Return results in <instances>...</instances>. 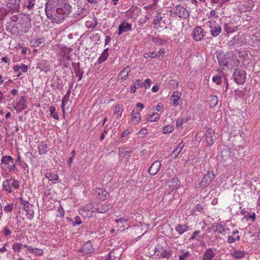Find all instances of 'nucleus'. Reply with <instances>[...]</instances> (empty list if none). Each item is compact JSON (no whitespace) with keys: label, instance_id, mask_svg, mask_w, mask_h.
I'll list each match as a JSON object with an SVG mask.
<instances>
[{"label":"nucleus","instance_id":"39448f33","mask_svg":"<svg viewBox=\"0 0 260 260\" xmlns=\"http://www.w3.org/2000/svg\"><path fill=\"white\" fill-rule=\"evenodd\" d=\"M233 75L235 82L238 84H241L245 82L246 73L244 70L236 69Z\"/></svg>","mask_w":260,"mask_h":260},{"label":"nucleus","instance_id":"13d9d810","mask_svg":"<svg viewBox=\"0 0 260 260\" xmlns=\"http://www.w3.org/2000/svg\"><path fill=\"white\" fill-rule=\"evenodd\" d=\"M19 103L20 105L23 106V108L24 107V104L25 103V100H24L23 96H21V99L20 100Z\"/></svg>","mask_w":260,"mask_h":260},{"label":"nucleus","instance_id":"7c9ffc66","mask_svg":"<svg viewBox=\"0 0 260 260\" xmlns=\"http://www.w3.org/2000/svg\"><path fill=\"white\" fill-rule=\"evenodd\" d=\"M174 129V127L172 125H167L163 128V133L164 134H168L172 132Z\"/></svg>","mask_w":260,"mask_h":260},{"label":"nucleus","instance_id":"5fc2aeb1","mask_svg":"<svg viewBox=\"0 0 260 260\" xmlns=\"http://www.w3.org/2000/svg\"><path fill=\"white\" fill-rule=\"evenodd\" d=\"M199 233H200V231H196L195 232H194V233H193L192 234V236H191V237L190 238V240H193L195 238V237L198 235V234H199Z\"/></svg>","mask_w":260,"mask_h":260},{"label":"nucleus","instance_id":"1a4fd4ad","mask_svg":"<svg viewBox=\"0 0 260 260\" xmlns=\"http://www.w3.org/2000/svg\"><path fill=\"white\" fill-rule=\"evenodd\" d=\"M132 30V24L123 21L118 27V35L120 36L123 32H127Z\"/></svg>","mask_w":260,"mask_h":260},{"label":"nucleus","instance_id":"a18cd8bd","mask_svg":"<svg viewBox=\"0 0 260 260\" xmlns=\"http://www.w3.org/2000/svg\"><path fill=\"white\" fill-rule=\"evenodd\" d=\"M154 115H149L148 117L147 118L148 121H150L151 122L155 121L157 119L159 118L158 116H157L155 118H153V116Z\"/></svg>","mask_w":260,"mask_h":260},{"label":"nucleus","instance_id":"2f4dec72","mask_svg":"<svg viewBox=\"0 0 260 260\" xmlns=\"http://www.w3.org/2000/svg\"><path fill=\"white\" fill-rule=\"evenodd\" d=\"M160 255L161 257L169 258L170 256L171 253L169 251L162 249Z\"/></svg>","mask_w":260,"mask_h":260},{"label":"nucleus","instance_id":"6e6d98bb","mask_svg":"<svg viewBox=\"0 0 260 260\" xmlns=\"http://www.w3.org/2000/svg\"><path fill=\"white\" fill-rule=\"evenodd\" d=\"M10 1V4H12L13 5H19V3H20V0H9Z\"/></svg>","mask_w":260,"mask_h":260},{"label":"nucleus","instance_id":"79ce46f5","mask_svg":"<svg viewBox=\"0 0 260 260\" xmlns=\"http://www.w3.org/2000/svg\"><path fill=\"white\" fill-rule=\"evenodd\" d=\"M179 83L175 80H171L169 81V85L172 87V88H175L178 86Z\"/></svg>","mask_w":260,"mask_h":260},{"label":"nucleus","instance_id":"f3484780","mask_svg":"<svg viewBox=\"0 0 260 260\" xmlns=\"http://www.w3.org/2000/svg\"><path fill=\"white\" fill-rule=\"evenodd\" d=\"M50 2L55 6H64V8L67 9L70 7V5L66 3L65 0H50Z\"/></svg>","mask_w":260,"mask_h":260},{"label":"nucleus","instance_id":"a878e982","mask_svg":"<svg viewBox=\"0 0 260 260\" xmlns=\"http://www.w3.org/2000/svg\"><path fill=\"white\" fill-rule=\"evenodd\" d=\"M179 182L177 178H173L169 182V186L172 187V190L176 189L179 186Z\"/></svg>","mask_w":260,"mask_h":260},{"label":"nucleus","instance_id":"393cba45","mask_svg":"<svg viewBox=\"0 0 260 260\" xmlns=\"http://www.w3.org/2000/svg\"><path fill=\"white\" fill-rule=\"evenodd\" d=\"M45 176L47 179L51 181H57L59 179L58 176L56 174L51 172L46 173Z\"/></svg>","mask_w":260,"mask_h":260},{"label":"nucleus","instance_id":"2eb2a0df","mask_svg":"<svg viewBox=\"0 0 260 260\" xmlns=\"http://www.w3.org/2000/svg\"><path fill=\"white\" fill-rule=\"evenodd\" d=\"M49 6H50V5L48 3H46L45 4V13L46 14V16L48 18L52 20L53 22H55L56 20V16L55 14L53 11H52L51 10L49 9Z\"/></svg>","mask_w":260,"mask_h":260},{"label":"nucleus","instance_id":"20e7f679","mask_svg":"<svg viewBox=\"0 0 260 260\" xmlns=\"http://www.w3.org/2000/svg\"><path fill=\"white\" fill-rule=\"evenodd\" d=\"M55 7H54V12L55 14L56 20L55 22L60 23L65 18V13L66 12L67 9L64 8V6H62L61 7H57L56 9H55ZM70 7L69 8V9ZM68 8L67 9V10Z\"/></svg>","mask_w":260,"mask_h":260},{"label":"nucleus","instance_id":"4be33fe9","mask_svg":"<svg viewBox=\"0 0 260 260\" xmlns=\"http://www.w3.org/2000/svg\"><path fill=\"white\" fill-rule=\"evenodd\" d=\"M214 256V252L211 248H209L205 252L203 259L205 260H211Z\"/></svg>","mask_w":260,"mask_h":260},{"label":"nucleus","instance_id":"8fccbe9b","mask_svg":"<svg viewBox=\"0 0 260 260\" xmlns=\"http://www.w3.org/2000/svg\"><path fill=\"white\" fill-rule=\"evenodd\" d=\"M11 234V230L10 229H9V228H8L7 227H5L4 229V234L6 236H8L10 235Z\"/></svg>","mask_w":260,"mask_h":260},{"label":"nucleus","instance_id":"72a5a7b5","mask_svg":"<svg viewBox=\"0 0 260 260\" xmlns=\"http://www.w3.org/2000/svg\"><path fill=\"white\" fill-rule=\"evenodd\" d=\"M151 80L149 78H147L145 80L144 82L142 83L143 87H144L145 88H149L151 85Z\"/></svg>","mask_w":260,"mask_h":260},{"label":"nucleus","instance_id":"dca6fc26","mask_svg":"<svg viewBox=\"0 0 260 260\" xmlns=\"http://www.w3.org/2000/svg\"><path fill=\"white\" fill-rule=\"evenodd\" d=\"M206 143L209 146H211L215 139L214 134L211 130H209L206 134Z\"/></svg>","mask_w":260,"mask_h":260},{"label":"nucleus","instance_id":"bb28decb","mask_svg":"<svg viewBox=\"0 0 260 260\" xmlns=\"http://www.w3.org/2000/svg\"><path fill=\"white\" fill-rule=\"evenodd\" d=\"M130 71L129 67H126L120 72V75L122 76L121 80H125L126 79Z\"/></svg>","mask_w":260,"mask_h":260},{"label":"nucleus","instance_id":"f03ea898","mask_svg":"<svg viewBox=\"0 0 260 260\" xmlns=\"http://www.w3.org/2000/svg\"><path fill=\"white\" fill-rule=\"evenodd\" d=\"M3 186L7 191L11 193L12 192L11 187L17 189L19 187V183L18 181L11 178L4 181Z\"/></svg>","mask_w":260,"mask_h":260},{"label":"nucleus","instance_id":"680f3d73","mask_svg":"<svg viewBox=\"0 0 260 260\" xmlns=\"http://www.w3.org/2000/svg\"><path fill=\"white\" fill-rule=\"evenodd\" d=\"M147 133V130L145 128H142L139 132L140 134L145 135Z\"/></svg>","mask_w":260,"mask_h":260},{"label":"nucleus","instance_id":"c756f323","mask_svg":"<svg viewBox=\"0 0 260 260\" xmlns=\"http://www.w3.org/2000/svg\"><path fill=\"white\" fill-rule=\"evenodd\" d=\"M209 101H210V103H211L210 106L214 107L217 104V101H218L217 97L215 95L210 96Z\"/></svg>","mask_w":260,"mask_h":260},{"label":"nucleus","instance_id":"423d86ee","mask_svg":"<svg viewBox=\"0 0 260 260\" xmlns=\"http://www.w3.org/2000/svg\"><path fill=\"white\" fill-rule=\"evenodd\" d=\"M175 14L181 18H186L189 16L187 9L181 6H177L174 10Z\"/></svg>","mask_w":260,"mask_h":260},{"label":"nucleus","instance_id":"6e6552de","mask_svg":"<svg viewBox=\"0 0 260 260\" xmlns=\"http://www.w3.org/2000/svg\"><path fill=\"white\" fill-rule=\"evenodd\" d=\"M214 175L213 173L208 172L202 179L200 182L202 186H206L210 184L214 180Z\"/></svg>","mask_w":260,"mask_h":260},{"label":"nucleus","instance_id":"4468645a","mask_svg":"<svg viewBox=\"0 0 260 260\" xmlns=\"http://www.w3.org/2000/svg\"><path fill=\"white\" fill-rule=\"evenodd\" d=\"M81 250L84 254L92 253L93 251V248H92L91 242L88 241L84 244Z\"/></svg>","mask_w":260,"mask_h":260},{"label":"nucleus","instance_id":"58836bf2","mask_svg":"<svg viewBox=\"0 0 260 260\" xmlns=\"http://www.w3.org/2000/svg\"><path fill=\"white\" fill-rule=\"evenodd\" d=\"M213 82H216L217 84L220 85L221 83V76H214L212 78Z\"/></svg>","mask_w":260,"mask_h":260},{"label":"nucleus","instance_id":"de8ad7c7","mask_svg":"<svg viewBox=\"0 0 260 260\" xmlns=\"http://www.w3.org/2000/svg\"><path fill=\"white\" fill-rule=\"evenodd\" d=\"M126 221H127V219L124 217L119 218L116 219L115 220L116 222H117V223L120 222L121 223H126Z\"/></svg>","mask_w":260,"mask_h":260},{"label":"nucleus","instance_id":"9b49d317","mask_svg":"<svg viewBox=\"0 0 260 260\" xmlns=\"http://www.w3.org/2000/svg\"><path fill=\"white\" fill-rule=\"evenodd\" d=\"M109 208L107 205H99L95 204L92 205V210L91 209L92 212H96L98 213H104L109 210Z\"/></svg>","mask_w":260,"mask_h":260},{"label":"nucleus","instance_id":"ea45409f","mask_svg":"<svg viewBox=\"0 0 260 260\" xmlns=\"http://www.w3.org/2000/svg\"><path fill=\"white\" fill-rule=\"evenodd\" d=\"M132 120L135 122L137 123L141 119V116L140 115H132Z\"/></svg>","mask_w":260,"mask_h":260},{"label":"nucleus","instance_id":"a211bd4d","mask_svg":"<svg viewBox=\"0 0 260 260\" xmlns=\"http://www.w3.org/2000/svg\"><path fill=\"white\" fill-rule=\"evenodd\" d=\"M24 247L27 249V250L30 253H34L36 255H41L43 254V251L41 249L33 248L31 246H29L27 245H24Z\"/></svg>","mask_w":260,"mask_h":260},{"label":"nucleus","instance_id":"3c124183","mask_svg":"<svg viewBox=\"0 0 260 260\" xmlns=\"http://www.w3.org/2000/svg\"><path fill=\"white\" fill-rule=\"evenodd\" d=\"M20 69H21L23 72H26L28 70V67L24 64H21L20 66Z\"/></svg>","mask_w":260,"mask_h":260},{"label":"nucleus","instance_id":"c03bdc74","mask_svg":"<svg viewBox=\"0 0 260 260\" xmlns=\"http://www.w3.org/2000/svg\"><path fill=\"white\" fill-rule=\"evenodd\" d=\"M35 0H28V5L26 6V8L28 10H31L35 5Z\"/></svg>","mask_w":260,"mask_h":260},{"label":"nucleus","instance_id":"b1692460","mask_svg":"<svg viewBox=\"0 0 260 260\" xmlns=\"http://www.w3.org/2000/svg\"><path fill=\"white\" fill-rule=\"evenodd\" d=\"M189 227L185 224H178L176 228V231L179 235H181L184 232L188 230Z\"/></svg>","mask_w":260,"mask_h":260},{"label":"nucleus","instance_id":"49530a36","mask_svg":"<svg viewBox=\"0 0 260 260\" xmlns=\"http://www.w3.org/2000/svg\"><path fill=\"white\" fill-rule=\"evenodd\" d=\"M189 255V252H184L183 255L179 256V260H185V258Z\"/></svg>","mask_w":260,"mask_h":260},{"label":"nucleus","instance_id":"0e129e2a","mask_svg":"<svg viewBox=\"0 0 260 260\" xmlns=\"http://www.w3.org/2000/svg\"><path fill=\"white\" fill-rule=\"evenodd\" d=\"M129 130L128 129H126L125 131H124L122 134H121V137H125V136L128 135L129 134Z\"/></svg>","mask_w":260,"mask_h":260},{"label":"nucleus","instance_id":"7ed1b4c3","mask_svg":"<svg viewBox=\"0 0 260 260\" xmlns=\"http://www.w3.org/2000/svg\"><path fill=\"white\" fill-rule=\"evenodd\" d=\"M2 164L6 165L9 171L17 170L14 159L10 155L3 156L1 159Z\"/></svg>","mask_w":260,"mask_h":260},{"label":"nucleus","instance_id":"473e14b6","mask_svg":"<svg viewBox=\"0 0 260 260\" xmlns=\"http://www.w3.org/2000/svg\"><path fill=\"white\" fill-rule=\"evenodd\" d=\"M180 152V149L176 147L171 153V156L176 158L178 156Z\"/></svg>","mask_w":260,"mask_h":260},{"label":"nucleus","instance_id":"cd10ccee","mask_svg":"<svg viewBox=\"0 0 260 260\" xmlns=\"http://www.w3.org/2000/svg\"><path fill=\"white\" fill-rule=\"evenodd\" d=\"M24 210L26 211L28 218L30 219H32L34 215V212L32 207H28V208H26Z\"/></svg>","mask_w":260,"mask_h":260},{"label":"nucleus","instance_id":"4d7b16f0","mask_svg":"<svg viewBox=\"0 0 260 260\" xmlns=\"http://www.w3.org/2000/svg\"><path fill=\"white\" fill-rule=\"evenodd\" d=\"M162 105L161 103H159L156 107V110L158 112H161L162 109Z\"/></svg>","mask_w":260,"mask_h":260},{"label":"nucleus","instance_id":"338daca9","mask_svg":"<svg viewBox=\"0 0 260 260\" xmlns=\"http://www.w3.org/2000/svg\"><path fill=\"white\" fill-rule=\"evenodd\" d=\"M2 60L5 62H9L10 59L7 56H4L2 57Z\"/></svg>","mask_w":260,"mask_h":260},{"label":"nucleus","instance_id":"e2e57ef3","mask_svg":"<svg viewBox=\"0 0 260 260\" xmlns=\"http://www.w3.org/2000/svg\"><path fill=\"white\" fill-rule=\"evenodd\" d=\"M137 88L134 85H132L130 88V92L132 93H134L136 92Z\"/></svg>","mask_w":260,"mask_h":260},{"label":"nucleus","instance_id":"ddd939ff","mask_svg":"<svg viewBox=\"0 0 260 260\" xmlns=\"http://www.w3.org/2000/svg\"><path fill=\"white\" fill-rule=\"evenodd\" d=\"M161 164L159 161L156 160L154 161L148 170L150 174L155 175L160 167Z\"/></svg>","mask_w":260,"mask_h":260},{"label":"nucleus","instance_id":"f8f14e48","mask_svg":"<svg viewBox=\"0 0 260 260\" xmlns=\"http://www.w3.org/2000/svg\"><path fill=\"white\" fill-rule=\"evenodd\" d=\"M97 197L101 200H105L108 198L109 193L107 191L103 188H97L95 190Z\"/></svg>","mask_w":260,"mask_h":260},{"label":"nucleus","instance_id":"e433bc0d","mask_svg":"<svg viewBox=\"0 0 260 260\" xmlns=\"http://www.w3.org/2000/svg\"><path fill=\"white\" fill-rule=\"evenodd\" d=\"M187 118H181V119H178L176 120V125L177 126H181L183 123H185L187 122Z\"/></svg>","mask_w":260,"mask_h":260},{"label":"nucleus","instance_id":"c85d7f7f","mask_svg":"<svg viewBox=\"0 0 260 260\" xmlns=\"http://www.w3.org/2000/svg\"><path fill=\"white\" fill-rule=\"evenodd\" d=\"M245 255L244 251L237 250L234 252L233 255L235 258H240Z\"/></svg>","mask_w":260,"mask_h":260},{"label":"nucleus","instance_id":"69168bd1","mask_svg":"<svg viewBox=\"0 0 260 260\" xmlns=\"http://www.w3.org/2000/svg\"><path fill=\"white\" fill-rule=\"evenodd\" d=\"M50 114H54L55 111V107L53 106L50 107Z\"/></svg>","mask_w":260,"mask_h":260},{"label":"nucleus","instance_id":"09e8293b","mask_svg":"<svg viewBox=\"0 0 260 260\" xmlns=\"http://www.w3.org/2000/svg\"><path fill=\"white\" fill-rule=\"evenodd\" d=\"M75 219V221L73 223L74 225L80 224L81 223V220L79 216H76Z\"/></svg>","mask_w":260,"mask_h":260},{"label":"nucleus","instance_id":"5701e85b","mask_svg":"<svg viewBox=\"0 0 260 260\" xmlns=\"http://www.w3.org/2000/svg\"><path fill=\"white\" fill-rule=\"evenodd\" d=\"M162 17L160 15H157L156 16L155 18L153 20V24L155 26L156 28H158L159 27H161V21L165 23V21L162 20Z\"/></svg>","mask_w":260,"mask_h":260},{"label":"nucleus","instance_id":"c9c22d12","mask_svg":"<svg viewBox=\"0 0 260 260\" xmlns=\"http://www.w3.org/2000/svg\"><path fill=\"white\" fill-rule=\"evenodd\" d=\"M13 208V204H9L7 205L4 208V210L5 212H11Z\"/></svg>","mask_w":260,"mask_h":260},{"label":"nucleus","instance_id":"864d4df0","mask_svg":"<svg viewBox=\"0 0 260 260\" xmlns=\"http://www.w3.org/2000/svg\"><path fill=\"white\" fill-rule=\"evenodd\" d=\"M235 242V239L234 237H233L231 236H229L228 239V242L229 243H232Z\"/></svg>","mask_w":260,"mask_h":260},{"label":"nucleus","instance_id":"a19ab883","mask_svg":"<svg viewBox=\"0 0 260 260\" xmlns=\"http://www.w3.org/2000/svg\"><path fill=\"white\" fill-rule=\"evenodd\" d=\"M216 230L222 234L225 231V228L222 225L218 224L216 226Z\"/></svg>","mask_w":260,"mask_h":260},{"label":"nucleus","instance_id":"9d476101","mask_svg":"<svg viewBox=\"0 0 260 260\" xmlns=\"http://www.w3.org/2000/svg\"><path fill=\"white\" fill-rule=\"evenodd\" d=\"M192 37L197 41H200L203 37V30L199 26L196 27L193 30Z\"/></svg>","mask_w":260,"mask_h":260},{"label":"nucleus","instance_id":"aec40b11","mask_svg":"<svg viewBox=\"0 0 260 260\" xmlns=\"http://www.w3.org/2000/svg\"><path fill=\"white\" fill-rule=\"evenodd\" d=\"M108 56H109L108 48H106L104 50V51L102 53L101 55L99 58V59L97 61V63L98 64H101V63H102L103 62H104L107 59Z\"/></svg>","mask_w":260,"mask_h":260},{"label":"nucleus","instance_id":"37998d69","mask_svg":"<svg viewBox=\"0 0 260 260\" xmlns=\"http://www.w3.org/2000/svg\"><path fill=\"white\" fill-rule=\"evenodd\" d=\"M22 246V244L16 243V244L13 245V248L14 250V251H19L21 249Z\"/></svg>","mask_w":260,"mask_h":260},{"label":"nucleus","instance_id":"6ab92c4d","mask_svg":"<svg viewBox=\"0 0 260 260\" xmlns=\"http://www.w3.org/2000/svg\"><path fill=\"white\" fill-rule=\"evenodd\" d=\"M179 94V93L178 91H175L171 96V101L174 106H177L179 104V100L180 99Z\"/></svg>","mask_w":260,"mask_h":260},{"label":"nucleus","instance_id":"bf43d9fd","mask_svg":"<svg viewBox=\"0 0 260 260\" xmlns=\"http://www.w3.org/2000/svg\"><path fill=\"white\" fill-rule=\"evenodd\" d=\"M43 43V41L42 39H39L37 40L35 42V46H39L41 43Z\"/></svg>","mask_w":260,"mask_h":260},{"label":"nucleus","instance_id":"603ef678","mask_svg":"<svg viewBox=\"0 0 260 260\" xmlns=\"http://www.w3.org/2000/svg\"><path fill=\"white\" fill-rule=\"evenodd\" d=\"M114 257V255H113V252H111L109 253L107 260H115V258H113Z\"/></svg>","mask_w":260,"mask_h":260},{"label":"nucleus","instance_id":"0eeeda50","mask_svg":"<svg viewBox=\"0 0 260 260\" xmlns=\"http://www.w3.org/2000/svg\"><path fill=\"white\" fill-rule=\"evenodd\" d=\"M209 27L210 28V31L211 35L213 37L217 36L221 31V28L218 24H215L211 21H209Z\"/></svg>","mask_w":260,"mask_h":260},{"label":"nucleus","instance_id":"f704fd0d","mask_svg":"<svg viewBox=\"0 0 260 260\" xmlns=\"http://www.w3.org/2000/svg\"><path fill=\"white\" fill-rule=\"evenodd\" d=\"M21 204L23 206V209H25L26 208H28V207H32V205L29 203L28 202L23 200L22 198H21Z\"/></svg>","mask_w":260,"mask_h":260},{"label":"nucleus","instance_id":"4c0bfd02","mask_svg":"<svg viewBox=\"0 0 260 260\" xmlns=\"http://www.w3.org/2000/svg\"><path fill=\"white\" fill-rule=\"evenodd\" d=\"M134 86H136L137 89L139 88L140 87H143V84L142 82V80L140 79H137L134 83Z\"/></svg>","mask_w":260,"mask_h":260},{"label":"nucleus","instance_id":"774afa93","mask_svg":"<svg viewBox=\"0 0 260 260\" xmlns=\"http://www.w3.org/2000/svg\"><path fill=\"white\" fill-rule=\"evenodd\" d=\"M224 28H225V31L228 32V33H229V32H232V29L230 28H229L227 26V24H225L224 25Z\"/></svg>","mask_w":260,"mask_h":260},{"label":"nucleus","instance_id":"412c9836","mask_svg":"<svg viewBox=\"0 0 260 260\" xmlns=\"http://www.w3.org/2000/svg\"><path fill=\"white\" fill-rule=\"evenodd\" d=\"M48 148L47 144L42 142L39 144L38 147V151L40 154L43 155L46 153V152L48 151Z\"/></svg>","mask_w":260,"mask_h":260},{"label":"nucleus","instance_id":"052dcab7","mask_svg":"<svg viewBox=\"0 0 260 260\" xmlns=\"http://www.w3.org/2000/svg\"><path fill=\"white\" fill-rule=\"evenodd\" d=\"M159 89V87L158 85H154L152 88V91L153 92H157Z\"/></svg>","mask_w":260,"mask_h":260},{"label":"nucleus","instance_id":"f257e3e1","mask_svg":"<svg viewBox=\"0 0 260 260\" xmlns=\"http://www.w3.org/2000/svg\"><path fill=\"white\" fill-rule=\"evenodd\" d=\"M215 55L219 65L222 69L224 70L225 68H228L229 63L232 61V59L230 57L227 56L223 52H216Z\"/></svg>","mask_w":260,"mask_h":260}]
</instances>
